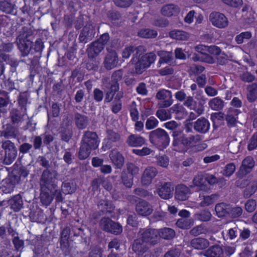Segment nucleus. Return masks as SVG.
<instances>
[{"mask_svg":"<svg viewBox=\"0 0 257 257\" xmlns=\"http://www.w3.org/2000/svg\"><path fill=\"white\" fill-rule=\"evenodd\" d=\"M99 144V138L96 132H84L80 142L78 157L80 160L88 158L91 151L97 149Z\"/></svg>","mask_w":257,"mask_h":257,"instance_id":"f257e3e1","label":"nucleus"},{"mask_svg":"<svg viewBox=\"0 0 257 257\" xmlns=\"http://www.w3.org/2000/svg\"><path fill=\"white\" fill-rule=\"evenodd\" d=\"M34 37V31L30 27H23L18 32L16 43L20 50L21 56L26 57L30 53Z\"/></svg>","mask_w":257,"mask_h":257,"instance_id":"f03ea898","label":"nucleus"},{"mask_svg":"<svg viewBox=\"0 0 257 257\" xmlns=\"http://www.w3.org/2000/svg\"><path fill=\"white\" fill-rule=\"evenodd\" d=\"M149 138L151 143L160 149L166 148L169 144L170 138L168 134L161 128L150 132Z\"/></svg>","mask_w":257,"mask_h":257,"instance_id":"7ed1b4c3","label":"nucleus"},{"mask_svg":"<svg viewBox=\"0 0 257 257\" xmlns=\"http://www.w3.org/2000/svg\"><path fill=\"white\" fill-rule=\"evenodd\" d=\"M59 174L54 170H43L39 179L40 187L55 189L57 188V181Z\"/></svg>","mask_w":257,"mask_h":257,"instance_id":"20e7f679","label":"nucleus"},{"mask_svg":"<svg viewBox=\"0 0 257 257\" xmlns=\"http://www.w3.org/2000/svg\"><path fill=\"white\" fill-rule=\"evenodd\" d=\"M1 144V148L5 152L2 163L7 165H11L17 157V147L15 143L10 140L2 141Z\"/></svg>","mask_w":257,"mask_h":257,"instance_id":"39448f33","label":"nucleus"},{"mask_svg":"<svg viewBox=\"0 0 257 257\" xmlns=\"http://www.w3.org/2000/svg\"><path fill=\"white\" fill-rule=\"evenodd\" d=\"M155 97L158 100L157 107H169L173 103L172 92L169 90L160 89L156 93Z\"/></svg>","mask_w":257,"mask_h":257,"instance_id":"423d86ee","label":"nucleus"},{"mask_svg":"<svg viewBox=\"0 0 257 257\" xmlns=\"http://www.w3.org/2000/svg\"><path fill=\"white\" fill-rule=\"evenodd\" d=\"M100 227L105 231L117 235L121 233L122 226L108 217H103L100 220Z\"/></svg>","mask_w":257,"mask_h":257,"instance_id":"0eeeda50","label":"nucleus"},{"mask_svg":"<svg viewBox=\"0 0 257 257\" xmlns=\"http://www.w3.org/2000/svg\"><path fill=\"white\" fill-rule=\"evenodd\" d=\"M139 234L148 244L154 245L159 241V232L157 229H142Z\"/></svg>","mask_w":257,"mask_h":257,"instance_id":"6e6552de","label":"nucleus"},{"mask_svg":"<svg viewBox=\"0 0 257 257\" xmlns=\"http://www.w3.org/2000/svg\"><path fill=\"white\" fill-rule=\"evenodd\" d=\"M209 21L212 25L219 29L226 28L229 21L226 17L222 13L213 12L209 15Z\"/></svg>","mask_w":257,"mask_h":257,"instance_id":"1a4fd4ad","label":"nucleus"},{"mask_svg":"<svg viewBox=\"0 0 257 257\" xmlns=\"http://www.w3.org/2000/svg\"><path fill=\"white\" fill-rule=\"evenodd\" d=\"M159 196L163 199H169L173 195L174 188L171 182H161L157 189Z\"/></svg>","mask_w":257,"mask_h":257,"instance_id":"9d476101","label":"nucleus"},{"mask_svg":"<svg viewBox=\"0 0 257 257\" xmlns=\"http://www.w3.org/2000/svg\"><path fill=\"white\" fill-rule=\"evenodd\" d=\"M95 34L94 26L91 23H87L81 30L79 40L81 43H86L94 38Z\"/></svg>","mask_w":257,"mask_h":257,"instance_id":"9b49d317","label":"nucleus"},{"mask_svg":"<svg viewBox=\"0 0 257 257\" xmlns=\"http://www.w3.org/2000/svg\"><path fill=\"white\" fill-rule=\"evenodd\" d=\"M107 50L108 53L104 58L103 64L106 69L110 70L117 66L118 58L115 51L111 50L109 51L108 48H107Z\"/></svg>","mask_w":257,"mask_h":257,"instance_id":"f8f14e48","label":"nucleus"},{"mask_svg":"<svg viewBox=\"0 0 257 257\" xmlns=\"http://www.w3.org/2000/svg\"><path fill=\"white\" fill-rule=\"evenodd\" d=\"M71 117L66 116L63 119V125L65 123V126H62L60 132L62 140L68 142L72 137V130L70 126L71 124Z\"/></svg>","mask_w":257,"mask_h":257,"instance_id":"ddd939ff","label":"nucleus"},{"mask_svg":"<svg viewBox=\"0 0 257 257\" xmlns=\"http://www.w3.org/2000/svg\"><path fill=\"white\" fill-rule=\"evenodd\" d=\"M27 115L25 109L13 108L10 111L9 118L12 124L18 125L24 121L25 117Z\"/></svg>","mask_w":257,"mask_h":257,"instance_id":"4468645a","label":"nucleus"},{"mask_svg":"<svg viewBox=\"0 0 257 257\" xmlns=\"http://www.w3.org/2000/svg\"><path fill=\"white\" fill-rule=\"evenodd\" d=\"M13 124L8 123L4 127L3 131L1 132V136L4 137L6 139H15L19 140L21 134L18 127L13 125Z\"/></svg>","mask_w":257,"mask_h":257,"instance_id":"2eb2a0df","label":"nucleus"},{"mask_svg":"<svg viewBox=\"0 0 257 257\" xmlns=\"http://www.w3.org/2000/svg\"><path fill=\"white\" fill-rule=\"evenodd\" d=\"M19 181L20 177L16 175H13L9 178L3 180L1 187V191L4 193H11L14 190L15 184L18 183Z\"/></svg>","mask_w":257,"mask_h":257,"instance_id":"dca6fc26","label":"nucleus"},{"mask_svg":"<svg viewBox=\"0 0 257 257\" xmlns=\"http://www.w3.org/2000/svg\"><path fill=\"white\" fill-rule=\"evenodd\" d=\"M191 193L190 188L185 184H178L175 187V198L177 200L183 201L187 200Z\"/></svg>","mask_w":257,"mask_h":257,"instance_id":"f3484780","label":"nucleus"},{"mask_svg":"<svg viewBox=\"0 0 257 257\" xmlns=\"http://www.w3.org/2000/svg\"><path fill=\"white\" fill-rule=\"evenodd\" d=\"M254 162L251 157H247L242 162L239 171L236 173L237 177H243L249 173L254 167Z\"/></svg>","mask_w":257,"mask_h":257,"instance_id":"a211bd4d","label":"nucleus"},{"mask_svg":"<svg viewBox=\"0 0 257 257\" xmlns=\"http://www.w3.org/2000/svg\"><path fill=\"white\" fill-rule=\"evenodd\" d=\"M158 174L157 169L153 167H148L146 168L141 177V183L143 185H149L153 179Z\"/></svg>","mask_w":257,"mask_h":257,"instance_id":"6ab92c4d","label":"nucleus"},{"mask_svg":"<svg viewBox=\"0 0 257 257\" xmlns=\"http://www.w3.org/2000/svg\"><path fill=\"white\" fill-rule=\"evenodd\" d=\"M109 157L112 163L117 169H121L124 163V158L122 155L116 149L112 150Z\"/></svg>","mask_w":257,"mask_h":257,"instance_id":"aec40b11","label":"nucleus"},{"mask_svg":"<svg viewBox=\"0 0 257 257\" xmlns=\"http://www.w3.org/2000/svg\"><path fill=\"white\" fill-rule=\"evenodd\" d=\"M193 126L196 132L200 134H205L210 128V123L206 118L201 117L193 123Z\"/></svg>","mask_w":257,"mask_h":257,"instance_id":"412c9836","label":"nucleus"},{"mask_svg":"<svg viewBox=\"0 0 257 257\" xmlns=\"http://www.w3.org/2000/svg\"><path fill=\"white\" fill-rule=\"evenodd\" d=\"M136 211L140 215L148 216L152 213L153 209L149 203L145 200H141L136 204Z\"/></svg>","mask_w":257,"mask_h":257,"instance_id":"4be33fe9","label":"nucleus"},{"mask_svg":"<svg viewBox=\"0 0 257 257\" xmlns=\"http://www.w3.org/2000/svg\"><path fill=\"white\" fill-rule=\"evenodd\" d=\"M132 249L136 253L141 255L148 250L149 246L148 244L140 237L134 240L132 244Z\"/></svg>","mask_w":257,"mask_h":257,"instance_id":"5701e85b","label":"nucleus"},{"mask_svg":"<svg viewBox=\"0 0 257 257\" xmlns=\"http://www.w3.org/2000/svg\"><path fill=\"white\" fill-rule=\"evenodd\" d=\"M106 90L104 94V102L109 103L114 99L115 95L118 92H119V86L117 85H112L109 84L105 86Z\"/></svg>","mask_w":257,"mask_h":257,"instance_id":"b1692460","label":"nucleus"},{"mask_svg":"<svg viewBox=\"0 0 257 257\" xmlns=\"http://www.w3.org/2000/svg\"><path fill=\"white\" fill-rule=\"evenodd\" d=\"M53 190V189L50 188L40 187V199L43 205L48 206L52 202L54 197L52 194H50V192H52Z\"/></svg>","mask_w":257,"mask_h":257,"instance_id":"393cba45","label":"nucleus"},{"mask_svg":"<svg viewBox=\"0 0 257 257\" xmlns=\"http://www.w3.org/2000/svg\"><path fill=\"white\" fill-rule=\"evenodd\" d=\"M104 47L96 41L92 42L87 49L88 58H94L103 50Z\"/></svg>","mask_w":257,"mask_h":257,"instance_id":"a878e982","label":"nucleus"},{"mask_svg":"<svg viewBox=\"0 0 257 257\" xmlns=\"http://www.w3.org/2000/svg\"><path fill=\"white\" fill-rule=\"evenodd\" d=\"M240 111L237 109L230 108L227 111L225 120L228 126H235L237 122L238 115Z\"/></svg>","mask_w":257,"mask_h":257,"instance_id":"bb28decb","label":"nucleus"},{"mask_svg":"<svg viewBox=\"0 0 257 257\" xmlns=\"http://www.w3.org/2000/svg\"><path fill=\"white\" fill-rule=\"evenodd\" d=\"M98 209L103 213H111L114 209V206L111 201L107 199H101L98 203Z\"/></svg>","mask_w":257,"mask_h":257,"instance_id":"cd10ccee","label":"nucleus"},{"mask_svg":"<svg viewBox=\"0 0 257 257\" xmlns=\"http://www.w3.org/2000/svg\"><path fill=\"white\" fill-rule=\"evenodd\" d=\"M180 12L179 7L173 4H168L163 6L161 9V14L165 17L177 15Z\"/></svg>","mask_w":257,"mask_h":257,"instance_id":"c85d7f7f","label":"nucleus"},{"mask_svg":"<svg viewBox=\"0 0 257 257\" xmlns=\"http://www.w3.org/2000/svg\"><path fill=\"white\" fill-rule=\"evenodd\" d=\"M10 207L15 212L19 211L23 206V201L22 196L17 194L12 197L8 201Z\"/></svg>","mask_w":257,"mask_h":257,"instance_id":"c756f323","label":"nucleus"},{"mask_svg":"<svg viewBox=\"0 0 257 257\" xmlns=\"http://www.w3.org/2000/svg\"><path fill=\"white\" fill-rule=\"evenodd\" d=\"M124 93L122 91L118 92L115 95L114 99L111 104V110L114 113H117L122 108L121 98L123 97Z\"/></svg>","mask_w":257,"mask_h":257,"instance_id":"7c9ffc66","label":"nucleus"},{"mask_svg":"<svg viewBox=\"0 0 257 257\" xmlns=\"http://www.w3.org/2000/svg\"><path fill=\"white\" fill-rule=\"evenodd\" d=\"M190 245L195 249L202 250L209 246V242L206 238L197 237L191 240Z\"/></svg>","mask_w":257,"mask_h":257,"instance_id":"2f4dec72","label":"nucleus"},{"mask_svg":"<svg viewBox=\"0 0 257 257\" xmlns=\"http://www.w3.org/2000/svg\"><path fill=\"white\" fill-rule=\"evenodd\" d=\"M205 183V177L202 174L199 173L194 177L192 180L193 184L190 185V187L193 188L197 187L198 190H205L207 188Z\"/></svg>","mask_w":257,"mask_h":257,"instance_id":"473e14b6","label":"nucleus"},{"mask_svg":"<svg viewBox=\"0 0 257 257\" xmlns=\"http://www.w3.org/2000/svg\"><path fill=\"white\" fill-rule=\"evenodd\" d=\"M204 254L206 257H222L223 250L220 245H215L207 249Z\"/></svg>","mask_w":257,"mask_h":257,"instance_id":"72a5a7b5","label":"nucleus"},{"mask_svg":"<svg viewBox=\"0 0 257 257\" xmlns=\"http://www.w3.org/2000/svg\"><path fill=\"white\" fill-rule=\"evenodd\" d=\"M246 98L248 102H254L257 99V83H252L246 86Z\"/></svg>","mask_w":257,"mask_h":257,"instance_id":"f704fd0d","label":"nucleus"},{"mask_svg":"<svg viewBox=\"0 0 257 257\" xmlns=\"http://www.w3.org/2000/svg\"><path fill=\"white\" fill-rule=\"evenodd\" d=\"M157 54L160 57L158 62L159 67H160L161 65L163 63H170L172 62L174 60L172 52L161 50L158 51Z\"/></svg>","mask_w":257,"mask_h":257,"instance_id":"c9c22d12","label":"nucleus"},{"mask_svg":"<svg viewBox=\"0 0 257 257\" xmlns=\"http://www.w3.org/2000/svg\"><path fill=\"white\" fill-rule=\"evenodd\" d=\"M126 143L130 146L140 147L145 144V139L139 136L131 135L128 137Z\"/></svg>","mask_w":257,"mask_h":257,"instance_id":"e433bc0d","label":"nucleus"},{"mask_svg":"<svg viewBox=\"0 0 257 257\" xmlns=\"http://www.w3.org/2000/svg\"><path fill=\"white\" fill-rule=\"evenodd\" d=\"M229 204L224 203H220L216 205L215 210L217 215L219 217H224L228 215L229 211Z\"/></svg>","mask_w":257,"mask_h":257,"instance_id":"4c0bfd02","label":"nucleus"},{"mask_svg":"<svg viewBox=\"0 0 257 257\" xmlns=\"http://www.w3.org/2000/svg\"><path fill=\"white\" fill-rule=\"evenodd\" d=\"M208 105L211 109L220 111L224 107V102L219 97H216L210 99L208 102Z\"/></svg>","mask_w":257,"mask_h":257,"instance_id":"58836bf2","label":"nucleus"},{"mask_svg":"<svg viewBox=\"0 0 257 257\" xmlns=\"http://www.w3.org/2000/svg\"><path fill=\"white\" fill-rule=\"evenodd\" d=\"M74 119L76 125L79 129L85 128L88 123L87 117L78 112L75 114Z\"/></svg>","mask_w":257,"mask_h":257,"instance_id":"ea45409f","label":"nucleus"},{"mask_svg":"<svg viewBox=\"0 0 257 257\" xmlns=\"http://www.w3.org/2000/svg\"><path fill=\"white\" fill-rule=\"evenodd\" d=\"M194 224V219L192 218H181L176 222L177 227L183 229H188Z\"/></svg>","mask_w":257,"mask_h":257,"instance_id":"a19ab883","label":"nucleus"},{"mask_svg":"<svg viewBox=\"0 0 257 257\" xmlns=\"http://www.w3.org/2000/svg\"><path fill=\"white\" fill-rule=\"evenodd\" d=\"M257 189V181L252 180L248 183L247 188L243 192V196L245 198H249L255 193Z\"/></svg>","mask_w":257,"mask_h":257,"instance_id":"79ce46f5","label":"nucleus"},{"mask_svg":"<svg viewBox=\"0 0 257 257\" xmlns=\"http://www.w3.org/2000/svg\"><path fill=\"white\" fill-rule=\"evenodd\" d=\"M159 232V238L162 237L165 239H171L175 236V231L170 228H164L158 230Z\"/></svg>","mask_w":257,"mask_h":257,"instance_id":"37998d69","label":"nucleus"},{"mask_svg":"<svg viewBox=\"0 0 257 257\" xmlns=\"http://www.w3.org/2000/svg\"><path fill=\"white\" fill-rule=\"evenodd\" d=\"M159 109L156 112V116L161 120L165 121L171 118L169 110L165 109L166 107H158Z\"/></svg>","mask_w":257,"mask_h":257,"instance_id":"c03bdc74","label":"nucleus"},{"mask_svg":"<svg viewBox=\"0 0 257 257\" xmlns=\"http://www.w3.org/2000/svg\"><path fill=\"white\" fill-rule=\"evenodd\" d=\"M169 36L172 39L178 40H185L188 37V34L186 32L176 30L170 31Z\"/></svg>","mask_w":257,"mask_h":257,"instance_id":"a18cd8bd","label":"nucleus"},{"mask_svg":"<svg viewBox=\"0 0 257 257\" xmlns=\"http://www.w3.org/2000/svg\"><path fill=\"white\" fill-rule=\"evenodd\" d=\"M194 217L200 221L206 222L210 220L211 214L208 210L205 209L195 214Z\"/></svg>","mask_w":257,"mask_h":257,"instance_id":"49530a36","label":"nucleus"},{"mask_svg":"<svg viewBox=\"0 0 257 257\" xmlns=\"http://www.w3.org/2000/svg\"><path fill=\"white\" fill-rule=\"evenodd\" d=\"M158 33L156 31L149 29H144L138 32V35L144 38H154L157 37Z\"/></svg>","mask_w":257,"mask_h":257,"instance_id":"de8ad7c7","label":"nucleus"},{"mask_svg":"<svg viewBox=\"0 0 257 257\" xmlns=\"http://www.w3.org/2000/svg\"><path fill=\"white\" fill-rule=\"evenodd\" d=\"M208 232V229L203 224H200L194 227L189 233L191 235L197 236L201 234H205Z\"/></svg>","mask_w":257,"mask_h":257,"instance_id":"09e8293b","label":"nucleus"},{"mask_svg":"<svg viewBox=\"0 0 257 257\" xmlns=\"http://www.w3.org/2000/svg\"><path fill=\"white\" fill-rule=\"evenodd\" d=\"M218 198L217 194H213L210 196H204L203 200L200 202V205L202 207L209 206L213 203Z\"/></svg>","mask_w":257,"mask_h":257,"instance_id":"8fccbe9b","label":"nucleus"},{"mask_svg":"<svg viewBox=\"0 0 257 257\" xmlns=\"http://www.w3.org/2000/svg\"><path fill=\"white\" fill-rule=\"evenodd\" d=\"M222 233L223 234L224 232H222ZM238 234H239L238 225H236L234 227L228 229L226 232V236H223V237L226 240H233L237 238Z\"/></svg>","mask_w":257,"mask_h":257,"instance_id":"3c124183","label":"nucleus"},{"mask_svg":"<svg viewBox=\"0 0 257 257\" xmlns=\"http://www.w3.org/2000/svg\"><path fill=\"white\" fill-rule=\"evenodd\" d=\"M28 97L26 92H23L20 94L18 98V102L20 109H25L27 111V104L28 103Z\"/></svg>","mask_w":257,"mask_h":257,"instance_id":"603ef678","label":"nucleus"},{"mask_svg":"<svg viewBox=\"0 0 257 257\" xmlns=\"http://www.w3.org/2000/svg\"><path fill=\"white\" fill-rule=\"evenodd\" d=\"M122 76L123 71L121 69L114 71L111 76V82L110 84L119 86L118 81L121 80Z\"/></svg>","mask_w":257,"mask_h":257,"instance_id":"864d4df0","label":"nucleus"},{"mask_svg":"<svg viewBox=\"0 0 257 257\" xmlns=\"http://www.w3.org/2000/svg\"><path fill=\"white\" fill-rule=\"evenodd\" d=\"M75 190V184L72 182H63L62 184L61 190L65 194H71Z\"/></svg>","mask_w":257,"mask_h":257,"instance_id":"5fc2aeb1","label":"nucleus"},{"mask_svg":"<svg viewBox=\"0 0 257 257\" xmlns=\"http://www.w3.org/2000/svg\"><path fill=\"white\" fill-rule=\"evenodd\" d=\"M121 178L123 185L127 187L131 188L133 184V177L128 175L124 171L121 173Z\"/></svg>","mask_w":257,"mask_h":257,"instance_id":"6e6d98bb","label":"nucleus"},{"mask_svg":"<svg viewBox=\"0 0 257 257\" xmlns=\"http://www.w3.org/2000/svg\"><path fill=\"white\" fill-rule=\"evenodd\" d=\"M142 61L149 67L151 64L153 63L156 59V55L153 52H150L143 55L141 57Z\"/></svg>","mask_w":257,"mask_h":257,"instance_id":"4d7b16f0","label":"nucleus"},{"mask_svg":"<svg viewBox=\"0 0 257 257\" xmlns=\"http://www.w3.org/2000/svg\"><path fill=\"white\" fill-rule=\"evenodd\" d=\"M240 143L236 139L230 141L228 145V149L229 152L234 154L237 153L239 151Z\"/></svg>","mask_w":257,"mask_h":257,"instance_id":"13d9d810","label":"nucleus"},{"mask_svg":"<svg viewBox=\"0 0 257 257\" xmlns=\"http://www.w3.org/2000/svg\"><path fill=\"white\" fill-rule=\"evenodd\" d=\"M10 102L8 93L4 91H0V108L3 110V108L6 107Z\"/></svg>","mask_w":257,"mask_h":257,"instance_id":"bf43d9fd","label":"nucleus"},{"mask_svg":"<svg viewBox=\"0 0 257 257\" xmlns=\"http://www.w3.org/2000/svg\"><path fill=\"white\" fill-rule=\"evenodd\" d=\"M242 211V209L240 207H232L230 205L228 216L232 218H237L241 215Z\"/></svg>","mask_w":257,"mask_h":257,"instance_id":"052dcab7","label":"nucleus"},{"mask_svg":"<svg viewBox=\"0 0 257 257\" xmlns=\"http://www.w3.org/2000/svg\"><path fill=\"white\" fill-rule=\"evenodd\" d=\"M0 10L7 14H12L14 10L13 5L7 1L0 2Z\"/></svg>","mask_w":257,"mask_h":257,"instance_id":"680f3d73","label":"nucleus"},{"mask_svg":"<svg viewBox=\"0 0 257 257\" xmlns=\"http://www.w3.org/2000/svg\"><path fill=\"white\" fill-rule=\"evenodd\" d=\"M251 33L249 31L242 32L235 37V41L237 44H241L243 43L244 39L248 40L251 38Z\"/></svg>","mask_w":257,"mask_h":257,"instance_id":"e2e57ef3","label":"nucleus"},{"mask_svg":"<svg viewBox=\"0 0 257 257\" xmlns=\"http://www.w3.org/2000/svg\"><path fill=\"white\" fill-rule=\"evenodd\" d=\"M129 110L132 119L137 121L139 119V111L137 108V104L135 101H133L130 104Z\"/></svg>","mask_w":257,"mask_h":257,"instance_id":"0e129e2a","label":"nucleus"},{"mask_svg":"<svg viewBox=\"0 0 257 257\" xmlns=\"http://www.w3.org/2000/svg\"><path fill=\"white\" fill-rule=\"evenodd\" d=\"M159 124V121L154 116H150L146 122L145 126L147 130H150L156 127Z\"/></svg>","mask_w":257,"mask_h":257,"instance_id":"69168bd1","label":"nucleus"},{"mask_svg":"<svg viewBox=\"0 0 257 257\" xmlns=\"http://www.w3.org/2000/svg\"><path fill=\"white\" fill-rule=\"evenodd\" d=\"M89 60H88L86 67L88 70L91 71H96L98 68V65L99 64V62L98 61H96L94 58H88Z\"/></svg>","mask_w":257,"mask_h":257,"instance_id":"338daca9","label":"nucleus"},{"mask_svg":"<svg viewBox=\"0 0 257 257\" xmlns=\"http://www.w3.org/2000/svg\"><path fill=\"white\" fill-rule=\"evenodd\" d=\"M107 138L111 142H116L120 140V136L118 133L113 130H109L107 131Z\"/></svg>","mask_w":257,"mask_h":257,"instance_id":"774afa93","label":"nucleus"}]
</instances>
